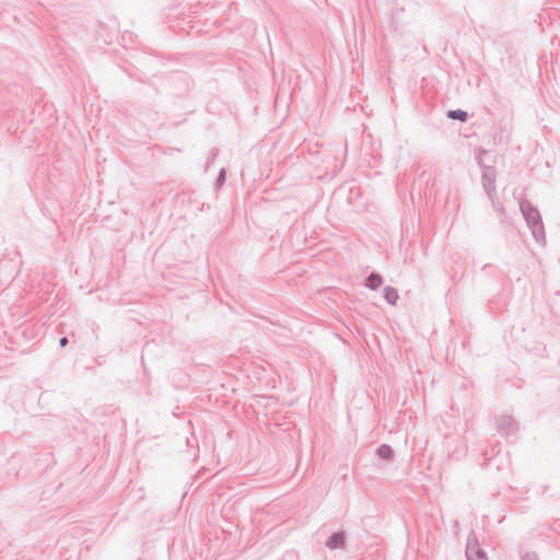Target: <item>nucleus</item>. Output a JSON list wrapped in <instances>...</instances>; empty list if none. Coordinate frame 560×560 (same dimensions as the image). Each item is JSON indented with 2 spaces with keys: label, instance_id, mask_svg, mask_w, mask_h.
<instances>
[{
  "label": "nucleus",
  "instance_id": "2",
  "mask_svg": "<svg viewBox=\"0 0 560 560\" xmlns=\"http://www.w3.org/2000/svg\"><path fill=\"white\" fill-rule=\"evenodd\" d=\"M345 537L342 534H334L328 540L327 546L330 549H336L343 546Z\"/></svg>",
  "mask_w": 560,
  "mask_h": 560
},
{
  "label": "nucleus",
  "instance_id": "6",
  "mask_svg": "<svg viewBox=\"0 0 560 560\" xmlns=\"http://www.w3.org/2000/svg\"><path fill=\"white\" fill-rule=\"evenodd\" d=\"M392 450L386 445H383L378 448V454L384 458H389L392 456Z\"/></svg>",
  "mask_w": 560,
  "mask_h": 560
},
{
  "label": "nucleus",
  "instance_id": "4",
  "mask_svg": "<svg viewBox=\"0 0 560 560\" xmlns=\"http://www.w3.org/2000/svg\"><path fill=\"white\" fill-rule=\"evenodd\" d=\"M384 294H385V299L387 300L388 303L390 304H396L397 300H398V293L395 289L393 288H385L384 289Z\"/></svg>",
  "mask_w": 560,
  "mask_h": 560
},
{
  "label": "nucleus",
  "instance_id": "1",
  "mask_svg": "<svg viewBox=\"0 0 560 560\" xmlns=\"http://www.w3.org/2000/svg\"><path fill=\"white\" fill-rule=\"evenodd\" d=\"M468 560H488L486 553L481 550L479 542L474 539L467 546Z\"/></svg>",
  "mask_w": 560,
  "mask_h": 560
},
{
  "label": "nucleus",
  "instance_id": "7",
  "mask_svg": "<svg viewBox=\"0 0 560 560\" xmlns=\"http://www.w3.org/2000/svg\"><path fill=\"white\" fill-rule=\"evenodd\" d=\"M59 343H60L61 347H65L68 343V339L66 337H63V338L60 339Z\"/></svg>",
  "mask_w": 560,
  "mask_h": 560
},
{
  "label": "nucleus",
  "instance_id": "3",
  "mask_svg": "<svg viewBox=\"0 0 560 560\" xmlns=\"http://www.w3.org/2000/svg\"><path fill=\"white\" fill-rule=\"evenodd\" d=\"M381 284L382 278L376 273H372L366 280V285L372 290L377 289Z\"/></svg>",
  "mask_w": 560,
  "mask_h": 560
},
{
  "label": "nucleus",
  "instance_id": "5",
  "mask_svg": "<svg viewBox=\"0 0 560 560\" xmlns=\"http://www.w3.org/2000/svg\"><path fill=\"white\" fill-rule=\"evenodd\" d=\"M448 117L453 118V119H458V120H462V121H465L466 118H467V113L464 112V110H451L448 113Z\"/></svg>",
  "mask_w": 560,
  "mask_h": 560
}]
</instances>
